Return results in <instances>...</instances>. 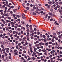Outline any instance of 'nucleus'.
Masks as SVG:
<instances>
[{
	"instance_id": "f257e3e1",
	"label": "nucleus",
	"mask_w": 62,
	"mask_h": 62,
	"mask_svg": "<svg viewBox=\"0 0 62 62\" xmlns=\"http://www.w3.org/2000/svg\"><path fill=\"white\" fill-rule=\"evenodd\" d=\"M22 17L24 19H25V16L24 15H23V14H22Z\"/></svg>"
},
{
	"instance_id": "f03ea898",
	"label": "nucleus",
	"mask_w": 62,
	"mask_h": 62,
	"mask_svg": "<svg viewBox=\"0 0 62 62\" xmlns=\"http://www.w3.org/2000/svg\"><path fill=\"white\" fill-rule=\"evenodd\" d=\"M3 10H0V12L1 13L0 14L1 15H3Z\"/></svg>"
},
{
	"instance_id": "7ed1b4c3",
	"label": "nucleus",
	"mask_w": 62,
	"mask_h": 62,
	"mask_svg": "<svg viewBox=\"0 0 62 62\" xmlns=\"http://www.w3.org/2000/svg\"><path fill=\"white\" fill-rule=\"evenodd\" d=\"M5 22L6 23H8L9 22V23H11V21H10V20L9 21L8 20H6Z\"/></svg>"
},
{
	"instance_id": "20e7f679",
	"label": "nucleus",
	"mask_w": 62,
	"mask_h": 62,
	"mask_svg": "<svg viewBox=\"0 0 62 62\" xmlns=\"http://www.w3.org/2000/svg\"><path fill=\"white\" fill-rule=\"evenodd\" d=\"M59 23H61L62 22V19H61L60 18L59 19Z\"/></svg>"
},
{
	"instance_id": "39448f33",
	"label": "nucleus",
	"mask_w": 62,
	"mask_h": 62,
	"mask_svg": "<svg viewBox=\"0 0 62 62\" xmlns=\"http://www.w3.org/2000/svg\"><path fill=\"white\" fill-rule=\"evenodd\" d=\"M30 52H31V53H33V51L32 49L31 48V47H30Z\"/></svg>"
},
{
	"instance_id": "423d86ee",
	"label": "nucleus",
	"mask_w": 62,
	"mask_h": 62,
	"mask_svg": "<svg viewBox=\"0 0 62 62\" xmlns=\"http://www.w3.org/2000/svg\"><path fill=\"white\" fill-rule=\"evenodd\" d=\"M39 43V42L37 40L36 41V42H35L34 43L35 44H36L37 43Z\"/></svg>"
},
{
	"instance_id": "0eeeda50",
	"label": "nucleus",
	"mask_w": 62,
	"mask_h": 62,
	"mask_svg": "<svg viewBox=\"0 0 62 62\" xmlns=\"http://www.w3.org/2000/svg\"><path fill=\"white\" fill-rule=\"evenodd\" d=\"M42 51L44 53H47V51L45 49V50L44 49L42 50Z\"/></svg>"
},
{
	"instance_id": "6e6552de",
	"label": "nucleus",
	"mask_w": 62,
	"mask_h": 62,
	"mask_svg": "<svg viewBox=\"0 0 62 62\" xmlns=\"http://www.w3.org/2000/svg\"><path fill=\"white\" fill-rule=\"evenodd\" d=\"M6 30L7 31H9V30L8 29V28L7 27H5Z\"/></svg>"
},
{
	"instance_id": "1a4fd4ad",
	"label": "nucleus",
	"mask_w": 62,
	"mask_h": 62,
	"mask_svg": "<svg viewBox=\"0 0 62 62\" xmlns=\"http://www.w3.org/2000/svg\"><path fill=\"white\" fill-rule=\"evenodd\" d=\"M48 14H46V15L45 17H44L43 19H44V20H45V18H47V16H48Z\"/></svg>"
},
{
	"instance_id": "9d476101",
	"label": "nucleus",
	"mask_w": 62,
	"mask_h": 62,
	"mask_svg": "<svg viewBox=\"0 0 62 62\" xmlns=\"http://www.w3.org/2000/svg\"><path fill=\"white\" fill-rule=\"evenodd\" d=\"M48 14H49L51 16H53V14H52V13L51 12H49L48 13Z\"/></svg>"
},
{
	"instance_id": "9b49d317",
	"label": "nucleus",
	"mask_w": 62,
	"mask_h": 62,
	"mask_svg": "<svg viewBox=\"0 0 62 62\" xmlns=\"http://www.w3.org/2000/svg\"><path fill=\"white\" fill-rule=\"evenodd\" d=\"M29 46L30 47H31V46H32V44L29 43Z\"/></svg>"
},
{
	"instance_id": "f8f14e48",
	"label": "nucleus",
	"mask_w": 62,
	"mask_h": 62,
	"mask_svg": "<svg viewBox=\"0 0 62 62\" xmlns=\"http://www.w3.org/2000/svg\"><path fill=\"white\" fill-rule=\"evenodd\" d=\"M10 52L11 53H13V52L12 51V50H11V49H10Z\"/></svg>"
},
{
	"instance_id": "ddd939ff",
	"label": "nucleus",
	"mask_w": 62,
	"mask_h": 62,
	"mask_svg": "<svg viewBox=\"0 0 62 62\" xmlns=\"http://www.w3.org/2000/svg\"><path fill=\"white\" fill-rule=\"evenodd\" d=\"M5 50L7 51H9V48H5Z\"/></svg>"
},
{
	"instance_id": "4468645a",
	"label": "nucleus",
	"mask_w": 62,
	"mask_h": 62,
	"mask_svg": "<svg viewBox=\"0 0 62 62\" xmlns=\"http://www.w3.org/2000/svg\"><path fill=\"white\" fill-rule=\"evenodd\" d=\"M18 52L17 51V52L15 53L14 54L15 55H18Z\"/></svg>"
},
{
	"instance_id": "2eb2a0df",
	"label": "nucleus",
	"mask_w": 62,
	"mask_h": 62,
	"mask_svg": "<svg viewBox=\"0 0 62 62\" xmlns=\"http://www.w3.org/2000/svg\"><path fill=\"white\" fill-rule=\"evenodd\" d=\"M37 50V48H34V52H36V50Z\"/></svg>"
},
{
	"instance_id": "dca6fc26",
	"label": "nucleus",
	"mask_w": 62,
	"mask_h": 62,
	"mask_svg": "<svg viewBox=\"0 0 62 62\" xmlns=\"http://www.w3.org/2000/svg\"><path fill=\"white\" fill-rule=\"evenodd\" d=\"M22 24H25V22H24L23 21L22 22Z\"/></svg>"
},
{
	"instance_id": "f3484780",
	"label": "nucleus",
	"mask_w": 62,
	"mask_h": 62,
	"mask_svg": "<svg viewBox=\"0 0 62 62\" xmlns=\"http://www.w3.org/2000/svg\"><path fill=\"white\" fill-rule=\"evenodd\" d=\"M48 47L49 48H52V46H51V45H49L48 46Z\"/></svg>"
},
{
	"instance_id": "a211bd4d",
	"label": "nucleus",
	"mask_w": 62,
	"mask_h": 62,
	"mask_svg": "<svg viewBox=\"0 0 62 62\" xmlns=\"http://www.w3.org/2000/svg\"><path fill=\"white\" fill-rule=\"evenodd\" d=\"M40 36L41 37H42V33L41 32L40 33Z\"/></svg>"
},
{
	"instance_id": "6ab92c4d",
	"label": "nucleus",
	"mask_w": 62,
	"mask_h": 62,
	"mask_svg": "<svg viewBox=\"0 0 62 62\" xmlns=\"http://www.w3.org/2000/svg\"><path fill=\"white\" fill-rule=\"evenodd\" d=\"M7 18H8V19H9V20H11V17H7Z\"/></svg>"
},
{
	"instance_id": "aec40b11",
	"label": "nucleus",
	"mask_w": 62,
	"mask_h": 62,
	"mask_svg": "<svg viewBox=\"0 0 62 62\" xmlns=\"http://www.w3.org/2000/svg\"><path fill=\"white\" fill-rule=\"evenodd\" d=\"M54 36H55L56 35V33L55 32H54L53 33Z\"/></svg>"
},
{
	"instance_id": "412c9836",
	"label": "nucleus",
	"mask_w": 62,
	"mask_h": 62,
	"mask_svg": "<svg viewBox=\"0 0 62 62\" xmlns=\"http://www.w3.org/2000/svg\"><path fill=\"white\" fill-rule=\"evenodd\" d=\"M1 58H2L3 59H4V55H2L1 57Z\"/></svg>"
},
{
	"instance_id": "4be33fe9",
	"label": "nucleus",
	"mask_w": 62,
	"mask_h": 62,
	"mask_svg": "<svg viewBox=\"0 0 62 62\" xmlns=\"http://www.w3.org/2000/svg\"><path fill=\"white\" fill-rule=\"evenodd\" d=\"M60 5H61L62 4V1H60L59 3Z\"/></svg>"
},
{
	"instance_id": "5701e85b",
	"label": "nucleus",
	"mask_w": 62,
	"mask_h": 62,
	"mask_svg": "<svg viewBox=\"0 0 62 62\" xmlns=\"http://www.w3.org/2000/svg\"><path fill=\"white\" fill-rule=\"evenodd\" d=\"M2 51H3V52L5 51V49L4 48H3L2 49Z\"/></svg>"
},
{
	"instance_id": "b1692460",
	"label": "nucleus",
	"mask_w": 62,
	"mask_h": 62,
	"mask_svg": "<svg viewBox=\"0 0 62 62\" xmlns=\"http://www.w3.org/2000/svg\"><path fill=\"white\" fill-rule=\"evenodd\" d=\"M16 31H14L13 32V34H15V33H16Z\"/></svg>"
},
{
	"instance_id": "393cba45",
	"label": "nucleus",
	"mask_w": 62,
	"mask_h": 62,
	"mask_svg": "<svg viewBox=\"0 0 62 62\" xmlns=\"http://www.w3.org/2000/svg\"><path fill=\"white\" fill-rule=\"evenodd\" d=\"M18 50L19 51H21V52L23 51L22 50V49H20V48H18Z\"/></svg>"
},
{
	"instance_id": "a878e982",
	"label": "nucleus",
	"mask_w": 62,
	"mask_h": 62,
	"mask_svg": "<svg viewBox=\"0 0 62 62\" xmlns=\"http://www.w3.org/2000/svg\"><path fill=\"white\" fill-rule=\"evenodd\" d=\"M36 15V13L35 12H33V15Z\"/></svg>"
},
{
	"instance_id": "bb28decb",
	"label": "nucleus",
	"mask_w": 62,
	"mask_h": 62,
	"mask_svg": "<svg viewBox=\"0 0 62 62\" xmlns=\"http://www.w3.org/2000/svg\"><path fill=\"white\" fill-rule=\"evenodd\" d=\"M56 48L58 49H60V47H59V46H58L56 47Z\"/></svg>"
},
{
	"instance_id": "cd10ccee",
	"label": "nucleus",
	"mask_w": 62,
	"mask_h": 62,
	"mask_svg": "<svg viewBox=\"0 0 62 62\" xmlns=\"http://www.w3.org/2000/svg\"><path fill=\"white\" fill-rule=\"evenodd\" d=\"M55 45L56 46H59V45H58V44L57 43H56L55 44Z\"/></svg>"
},
{
	"instance_id": "c85d7f7f",
	"label": "nucleus",
	"mask_w": 62,
	"mask_h": 62,
	"mask_svg": "<svg viewBox=\"0 0 62 62\" xmlns=\"http://www.w3.org/2000/svg\"><path fill=\"white\" fill-rule=\"evenodd\" d=\"M21 59H22L23 60H24V58H23V57H22L21 58Z\"/></svg>"
},
{
	"instance_id": "c756f323",
	"label": "nucleus",
	"mask_w": 62,
	"mask_h": 62,
	"mask_svg": "<svg viewBox=\"0 0 62 62\" xmlns=\"http://www.w3.org/2000/svg\"><path fill=\"white\" fill-rule=\"evenodd\" d=\"M1 26L2 27H4V24H2L1 25Z\"/></svg>"
},
{
	"instance_id": "7c9ffc66",
	"label": "nucleus",
	"mask_w": 62,
	"mask_h": 62,
	"mask_svg": "<svg viewBox=\"0 0 62 62\" xmlns=\"http://www.w3.org/2000/svg\"><path fill=\"white\" fill-rule=\"evenodd\" d=\"M0 47L1 48H4V46H3V45H1Z\"/></svg>"
},
{
	"instance_id": "2f4dec72",
	"label": "nucleus",
	"mask_w": 62,
	"mask_h": 62,
	"mask_svg": "<svg viewBox=\"0 0 62 62\" xmlns=\"http://www.w3.org/2000/svg\"><path fill=\"white\" fill-rule=\"evenodd\" d=\"M55 45V43H52V46H54Z\"/></svg>"
},
{
	"instance_id": "473e14b6",
	"label": "nucleus",
	"mask_w": 62,
	"mask_h": 62,
	"mask_svg": "<svg viewBox=\"0 0 62 62\" xmlns=\"http://www.w3.org/2000/svg\"><path fill=\"white\" fill-rule=\"evenodd\" d=\"M3 16H7V15L6 14H3Z\"/></svg>"
},
{
	"instance_id": "72a5a7b5",
	"label": "nucleus",
	"mask_w": 62,
	"mask_h": 62,
	"mask_svg": "<svg viewBox=\"0 0 62 62\" xmlns=\"http://www.w3.org/2000/svg\"><path fill=\"white\" fill-rule=\"evenodd\" d=\"M38 51L39 52H41L42 51V50L41 49H39L38 50Z\"/></svg>"
},
{
	"instance_id": "f704fd0d",
	"label": "nucleus",
	"mask_w": 62,
	"mask_h": 62,
	"mask_svg": "<svg viewBox=\"0 0 62 62\" xmlns=\"http://www.w3.org/2000/svg\"><path fill=\"white\" fill-rule=\"evenodd\" d=\"M55 39L56 40H58V38H57V37H56L55 38Z\"/></svg>"
},
{
	"instance_id": "c9c22d12",
	"label": "nucleus",
	"mask_w": 62,
	"mask_h": 62,
	"mask_svg": "<svg viewBox=\"0 0 62 62\" xmlns=\"http://www.w3.org/2000/svg\"><path fill=\"white\" fill-rule=\"evenodd\" d=\"M17 30L18 31H21V29L19 28H18L17 29Z\"/></svg>"
},
{
	"instance_id": "e433bc0d",
	"label": "nucleus",
	"mask_w": 62,
	"mask_h": 62,
	"mask_svg": "<svg viewBox=\"0 0 62 62\" xmlns=\"http://www.w3.org/2000/svg\"><path fill=\"white\" fill-rule=\"evenodd\" d=\"M49 44H52V42H50L49 43Z\"/></svg>"
},
{
	"instance_id": "4c0bfd02",
	"label": "nucleus",
	"mask_w": 62,
	"mask_h": 62,
	"mask_svg": "<svg viewBox=\"0 0 62 62\" xmlns=\"http://www.w3.org/2000/svg\"><path fill=\"white\" fill-rule=\"evenodd\" d=\"M30 33H33V32H34V31L33 30L32 31H30Z\"/></svg>"
},
{
	"instance_id": "58836bf2",
	"label": "nucleus",
	"mask_w": 62,
	"mask_h": 62,
	"mask_svg": "<svg viewBox=\"0 0 62 62\" xmlns=\"http://www.w3.org/2000/svg\"><path fill=\"white\" fill-rule=\"evenodd\" d=\"M37 35H39V34H40V32L39 31H38L37 32Z\"/></svg>"
},
{
	"instance_id": "ea45409f",
	"label": "nucleus",
	"mask_w": 62,
	"mask_h": 62,
	"mask_svg": "<svg viewBox=\"0 0 62 62\" xmlns=\"http://www.w3.org/2000/svg\"><path fill=\"white\" fill-rule=\"evenodd\" d=\"M19 41H22V39L21 38H20L19 39Z\"/></svg>"
},
{
	"instance_id": "a19ab883",
	"label": "nucleus",
	"mask_w": 62,
	"mask_h": 62,
	"mask_svg": "<svg viewBox=\"0 0 62 62\" xmlns=\"http://www.w3.org/2000/svg\"><path fill=\"white\" fill-rule=\"evenodd\" d=\"M21 45V44L20 43H19L18 45V46H20Z\"/></svg>"
},
{
	"instance_id": "79ce46f5",
	"label": "nucleus",
	"mask_w": 62,
	"mask_h": 62,
	"mask_svg": "<svg viewBox=\"0 0 62 62\" xmlns=\"http://www.w3.org/2000/svg\"><path fill=\"white\" fill-rule=\"evenodd\" d=\"M51 51V49L49 48V49H48L47 52H49V51Z\"/></svg>"
},
{
	"instance_id": "37998d69",
	"label": "nucleus",
	"mask_w": 62,
	"mask_h": 62,
	"mask_svg": "<svg viewBox=\"0 0 62 62\" xmlns=\"http://www.w3.org/2000/svg\"><path fill=\"white\" fill-rule=\"evenodd\" d=\"M28 53L29 55H30L31 54V53H30V52L29 51H28Z\"/></svg>"
},
{
	"instance_id": "c03bdc74",
	"label": "nucleus",
	"mask_w": 62,
	"mask_h": 62,
	"mask_svg": "<svg viewBox=\"0 0 62 62\" xmlns=\"http://www.w3.org/2000/svg\"><path fill=\"white\" fill-rule=\"evenodd\" d=\"M49 4H52V1H49L48 2Z\"/></svg>"
},
{
	"instance_id": "a18cd8bd",
	"label": "nucleus",
	"mask_w": 62,
	"mask_h": 62,
	"mask_svg": "<svg viewBox=\"0 0 62 62\" xmlns=\"http://www.w3.org/2000/svg\"><path fill=\"white\" fill-rule=\"evenodd\" d=\"M41 44H42V45H44V44H45L44 43L42 42H41Z\"/></svg>"
},
{
	"instance_id": "49530a36",
	"label": "nucleus",
	"mask_w": 62,
	"mask_h": 62,
	"mask_svg": "<svg viewBox=\"0 0 62 62\" xmlns=\"http://www.w3.org/2000/svg\"><path fill=\"white\" fill-rule=\"evenodd\" d=\"M51 41L52 42H54V40L53 39H52L51 40Z\"/></svg>"
},
{
	"instance_id": "de8ad7c7",
	"label": "nucleus",
	"mask_w": 62,
	"mask_h": 62,
	"mask_svg": "<svg viewBox=\"0 0 62 62\" xmlns=\"http://www.w3.org/2000/svg\"><path fill=\"white\" fill-rule=\"evenodd\" d=\"M23 35H20V37L21 38H23Z\"/></svg>"
},
{
	"instance_id": "09e8293b",
	"label": "nucleus",
	"mask_w": 62,
	"mask_h": 62,
	"mask_svg": "<svg viewBox=\"0 0 62 62\" xmlns=\"http://www.w3.org/2000/svg\"><path fill=\"white\" fill-rule=\"evenodd\" d=\"M55 4L56 5H58V2H57L55 3Z\"/></svg>"
},
{
	"instance_id": "8fccbe9b",
	"label": "nucleus",
	"mask_w": 62,
	"mask_h": 62,
	"mask_svg": "<svg viewBox=\"0 0 62 62\" xmlns=\"http://www.w3.org/2000/svg\"><path fill=\"white\" fill-rule=\"evenodd\" d=\"M45 45L46 46H48V43H46L45 44Z\"/></svg>"
},
{
	"instance_id": "3c124183",
	"label": "nucleus",
	"mask_w": 62,
	"mask_h": 62,
	"mask_svg": "<svg viewBox=\"0 0 62 62\" xmlns=\"http://www.w3.org/2000/svg\"><path fill=\"white\" fill-rule=\"evenodd\" d=\"M16 16L17 17H18V18H20V16L19 15H17Z\"/></svg>"
},
{
	"instance_id": "603ef678",
	"label": "nucleus",
	"mask_w": 62,
	"mask_h": 62,
	"mask_svg": "<svg viewBox=\"0 0 62 62\" xmlns=\"http://www.w3.org/2000/svg\"><path fill=\"white\" fill-rule=\"evenodd\" d=\"M35 46L37 47V46H39V44H37L35 45Z\"/></svg>"
},
{
	"instance_id": "864d4df0",
	"label": "nucleus",
	"mask_w": 62,
	"mask_h": 62,
	"mask_svg": "<svg viewBox=\"0 0 62 62\" xmlns=\"http://www.w3.org/2000/svg\"><path fill=\"white\" fill-rule=\"evenodd\" d=\"M14 48H15V47H12L11 48V49H12V50H14Z\"/></svg>"
},
{
	"instance_id": "5fc2aeb1",
	"label": "nucleus",
	"mask_w": 62,
	"mask_h": 62,
	"mask_svg": "<svg viewBox=\"0 0 62 62\" xmlns=\"http://www.w3.org/2000/svg\"><path fill=\"white\" fill-rule=\"evenodd\" d=\"M10 11V10L9 9H8V12H9Z\"/></svg>"
},
{
	"instance_id": "6e6d98bb",
	"label": "nucleus",
	"mask_w": 62,
	"mask_h": 62,
	"mask_svg": "<svg viewBox=\"0 0 62 62\" xmlns=\"http://www.w3.org/2000/svg\"><path fill=\"white\" fill-rule=\"evenodd\" d=\"M52 4H54L55 3V2H54V1H52Z\"/></svg>"
},
{
	"instance_id": "4d7b16f0",
	"label": "nucleus",
	"mask_w": 62,
	"mask_h": 62,
	"mask_svg": "<svg viewBox=\"0 0 62 62\" xmlns=\"http://www.w3.org/2000/svg\"><path fill=\"white\" fill-rule=\"evenodd\" d=\"M6 52L7 53H9V50H6Z\"/></svg>"
},
{
	"instance_id": "13d9d810",
	"label": "nucleus",
	"mask_w": 62,
	"mask_h": 62,
	"mask_svg": "<svg viewBox=\"0 0 62 62\" xmlns=\"http://www.w3.org/2000/svg\"><path fill=\"white\" fill-rule=\"evenodd\" d=\"M43 38H45V37H46V36H45V35H43Z\"/></svg>"
},
{
	"instance_id": "bf43d9fd",
	"label": "nucleus",
	"mask_w": 62,
	"mask_h": 62,
	"mask_svg": "<svg viewBox=\"0 0 62 62\" xmlns=\"http://www.w3.org/2000/svg\"><path fill=\"white\" fill-rule=\"evenodd\" d=\"M14 24H13L12 25V27H14Z\"/></svg>"
},
{
	"instance_id": "052dcab7",
	"label": "nucleus",
	"mask_w": 62,
	"mask_h": 62,
	"mask_svg": "<svg viewBox=\"0 0 62 62\" xmlns=\"http://www.w3.org/2000/svg\"><path fill=\"white\" fill-rule=\"evenodd\" d=\"M18 34L19 36H20V35H21V33L20 32H19L18 33Z\"/></svg>"
},
{
	"instance_id": "680f3d73",
	"label": "nucleus",
	"mask_w": 62,
	"mask_h": 62,
	"mask_svg": "<svg viewBox=\"0 0 62 62\" xmlns=\"http://www.w3.org/2000/svg\"><path fill=\"white\" fill-rule=\"evenodd\" d=\"M50 10L51 11L53 12V10L52 9H50Z\"/></svg>"
},
{
	"instance_id": "e2e57ef3",
	"label": "nucleus",
	"mask_w": 62,
	"mask_h": 62,
	"mask_svg": "<svg viewBox=\"0 0 62 62\" xmlns=\"http://www.w3.org/2000/svg\"><path fill=\"white\" fill-rule=\"evenodd\" d=\"M5 55L6 56H7L8 55V54L7 53H6L5 54Z\"/></svg>"
},
{
	"instance_id": "0e129e2a",
	"label": "nucleus",
	"mask_w": 62,
	"mask_h": 62,
	"mask_svg": "<svg viewBox=\"0 0 62 62\" xmlns=\"http://www.w3.org/2000/svg\"><path fill=\"white\" fill-rule=\"evenodd\" d=\"M13 17H15V16H16V15L15 14H13Z\"/></svg>"
},
{
	"instance_id": "69168bd1",
	"label": "nucleus",
	"mask_w": 62,
	"mask_h": 62,
	"mask_svg": "<svg viewBox=\"0 0 62 62\" xmlns=\"http://www.w3.org/2000/svg\"><path fill=\"white\" fill-rule=\"evenodd\" d=\"M6 12H7V11L5 10L4 11V14H5L6 13Z\"/></svg>"
},
{
	"instance_id": "338daca9",
	"label": "nucleus",
	"mask_w": 62,
	"mask_h": 62,
	"mask_svg": "<svg viewBox=\"0 0 62 62\" xmlns=\"http://www.w3.org/2000/svg\"><path fill=\"white\" fill-rule=\"evenodd\" d=\"M17 38L18 39H19V36H17Z\"/></svg>"
},
{
	"instance_id": "774afa93",
	"label": "nucleus",
	"mask_w": 62,
	"mask_h": 62,
	"mask_svg": "<svg viewBox=\"0 0 62 62\" xmlns=\"http://www.w3.org/2000/svg\"><path fill=\"white\" fill-rule=\"evenodd\" d=\"M60 13L61 15H62V11H61V12H60Z\"/></svg>"
}]
</instances>
